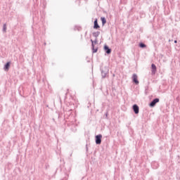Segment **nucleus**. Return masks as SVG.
Returning a JSON list of instances; mask_svg holds the SVG:
<instances>
[{
    "instance_id": "f257e3e1",
    "label": "nucleus",
    "mask_w": 180,
    "mask_h": 180,
    "mask_svg": "<svg viewBox=\"0 0 180 180\" xmlns=\"http://www.w3.org/2000/svg\"><path fill=\"white\" fill-rule=\"evenodd\" d=\"M100 71L101 72V77L103 79L106 78L108 74H109V68L108 66H105L104 68H101Z\"/></svg>"
},
{
    "instance_id": "f03ea898",
    "label": "nucleus",
    "mask_w": 180,
    "mask_h": 180,
    "mask_svg": "<svg viewBox=\"0 0 180 180\" xmlns=\"http://www.w3.org/2000/svg\"><path fill=\"white\" fill-rule=\"evenodd\" d=\"M90 41L91 42V50L93 54L98 53V47L95 48V44H98V38H96L94 41L91 39Z\"/></svg>"
},
{
    "instance_id": "7ed1b4c3",
    "label": "nucleus",
    "mask_w": 180,
    "mask_h": 180,
    "mask_svg": "<svg viewBox=\"0 0 180 180\" xmlns=\"http://www.w3.org/2000/svg\"><path fill=\"white\" fill-rule=\"evenodd\" d=\"M95 143L98 146H101L102 144V134H98L95 136Z\"/></svg>"
},
{
    "instance_id": "20e7f679",
    "label": "nucleus",
    "mask_w": 180,
    "mask_h": 180,
    "mask_svg": "<svg viewBox=\"0 0 180 180\" xmlns=\"http://www.w3.org/2000/svg\"><path fill=\"white\" fill-rule=\"evenodd\" d=\"M158 102H160V98H155L153 100H152V101L149 103V106L150 108H154L155 106V105H157V103H158Z\"/></svg>"
},
{
    "instance_id": "39448f33",
    "label": "nucleus",
    "mask_w": 180,
    "mask_h": 180,
    "mask_svg": "<svg viewBox=\"0 0 180 180\" xmlns=\"http://www.w3.org/2000/svg\"><path fill=\"white\" fill-rule=\"evenodd\" d=\"M132 109H133L134 113H135V115H139V113L140 112V108L138 106L137 104H134L132 105Z\"/></svg>"
},
{
    "instance_id": "423d86ee",
    "label": "nucleus",
    "mask_w": 180,
    "mask_h": 180,
    "mask_svg": "<svg viewBox=\"0 0 180 180\" xmlns=\"http://www.w3.org/2000/svg\"><path fill=\"white\" fill-rule=\"evenodd\" d=\"M132 82L135 84V85H139L140 82H139V79H137V75L136 73L132 75Z\"/></svg>"
},
{
    "instance_id": "0eeeda50",
    "label": "nucleus",
    "mask_w": 180,
    "mask_h": 180,
    "mask_svg": "<svg viewBox=\"0 0 180 180\" xmlns=\"http://www.w3.org/2000/svg\"><path fill=\"white\" fill-rule=\"evenodd\" d=\"M103 50L106 54H110L112 53V49L109 47L108 45H104Z\"/></svg>"
},
{
    "instance_id": "6e6552de",
    "label": "nucleus",
    "mask_w": 180,
    "mask_h": 180,
    "mask_svg": "<svg viewBox=\"0 0 180 180\" xmlns=\"http://www.w3.org/2000/svg\"><path fill=\"white\" fill-rule=\"evenodd\" d=\"M93 28L95 29L96 30L101 29V26L98 23V18H95L94 22Z\"/></svg>"
},
{
    "instance_id": "1a4fd4ad",
    "label": "nucleus",
    "mask_w": 180,
    "mask_h": 180,
    "mask_svg": "<svg viewBox=\"0 0 180 180\" xmlns=\"http://www.w3.org/2000/svg\"><path fill=\"white\" fill-rule=\"evenodd\" d=\"M157 72V66L155 64L152 63L151 64V74L152 75H155V73Z\"/></svg>"
},
{
    "instance_id": "9d476101",
    "label": "nucleus",
    "mask_w": 180,
    "mask_h": 180,
    "mask_svg": "<svg viewBox=\"0 0 180 180\" xmlns=\"http://www.w3.org/2000/svg\"><path fill=\"white\" fill-rule=\"evenodd\" d=\"M68 126H70L71 131H73L74 133L77 131V125L75 124H72L71 125L70 124H68Z\"/></svg>"
},
{
    "instance_id": "9b49d317",
    "label": "nucleus",
    "mask_w": 180,
    "mask_h": 180,
    "mask_svg": "<svg viewBox=\"0 0 180 180\" xmlns=\"http://www.w3.org/2000/svg\"><path fill=\"white\" fill-rule=\"evenodd\" d=\"M9 68H11V62H7L4 66V71H9Z\"/></svg>"
},
{
    "instance_id": "f8f14e48",
    "label": "nucleus",
    "mask_w": 180,
    "mask_h": 180,
    "mask_svg": "<svg viewBox=\"0 0 180 180\" xmlns=\"http://www.w3.org/2000/svg\"><path fill=\"white\" fill-rule=\"evenodd\" d=\"M93 37H95V39H98V37H99V34H101V32L97 31V32H94L92 33Z\"/></svg>"
},
{
    "instance_id": "ddd939ff",
    "label": "nucleus",
    "mask_w": 180,
    "mask_h": 180,
    "mask_svg": "<svg viewBox=\"0 0 180 180\" xmlns=\"http://www.w3.org/2000/svg\"><path fill=\"white\" fill-rule=\"evenodd\" d=\"M152 167L153 168H154L155 169H157V168H158L160 167V165H158V162H155L152 163Z\"/></svg>"
},
{
    "instance_id": "4468645a",
    "label": "nucleus",
    "mask_w": 180,
    "mask_h": 180,
    "mask_svg": "<svg viewBox=\"0 0 180 180\" xmlns=\"http://www.w3.org/2000/svg\"><path fill=\"white\" fill-rule=\"evenodd\" d=\"M102 26H105L106 25V18L105 17H101V18Z\"/></svg>"
},
{
    "instance_id": "2eb2a0df",
    "label": "nucleus",
    "mask_w": 180,
    "mask_h": 180,
    "mask_svg": "<svg viewBox=\"0 0 180 180\" xmlns=\"http://www.w3.org/2000/svg\"><path fill=\"white\" fill-rule=\"evenodd\" d=\"M139 47H140L141 49H146V47H147V45H146V44H144L143 42H140L139 44Z\"/></svg>"
},
{
    "instance_id": "dca6fc26",
    "label": "nucleus",
    "mask_w": 180,
    "mask_h": 180,
    "mask_svg": "<svg viewBox=\"0 0 180 180\" xmlns=\"http://www.w3.org/2000/svg\"><path fill=\"white\" fill-rule=\"evenodd\" d=\"M74 30H77L78 32H81V30H82V27H81V26H79V25H75L74 27Z\"/></svg>"
},
{
    "instance_id": "f3484780",
    "label": "nucleus",
    "mask_w": 180,
    "mask_h": 180,
    "mask_svg": "<svg viewBox=\"0 0 180 180\" xmlns=\"http://www.w3.org/2000/svg\"><path fill=\"white\" fill-rule=\"evenodd\" d=\"M68 174L65 173L64 178L61 179L60 180H68Z\"/></svg>"
},
{
    "instance_id": "a211bd4d",
    "label": "nucleus",
    "mask_w": 180,
    "mask_h": 180,
    "mask_svg": "<svg viewBox=\"0 0 180 180\" xmlns=\"http://www.w3.org/2000/svg\"><path fill=\"white\" fill-rule=\"evenodd\" d=\"M3 32L4 33H6V24L3 25Z\"/></svg>"
},
{
    "instance_id": "6ab92c4d",
    "label": "nucleus",
    "mask_w": 180,
    "mask_h": 180,
    "mask_svg": "<svg viewBox=\"0 0 180 180\" xmlns=\"http://www.w3.org/2000/svg\"><path fill=\"white\" fill-rule=\"evenodd\" d=\"M109 115V113L108 112V111H106L105 116V119L108 120L109 118L108 117V116Z\"/></svg>"
},
{
    "instance_id": "aec40b11",
    "label": "nucleus",
    "mask_w": 180,
    "mask_h": 180,
    "mask_svg": "<svg viewBox=\"0 0 180 180\" xmlns=\"http://www.w3.org/2000/svg\"><path fill=\"white\" fill-rule=\"evenodd\" d=\"M86 153H88V145L87 144L86 145Z\"/></svg>"
},
{
    "instance_id": "412c9836",
    "label": "nucleus",
    "mask_w": 180,
    "mask_h": 180,
    "mask_svg": "<svg viewBox=\"0 0 180 180\" xmlns=\"http://www.w3.org/2000/svg\"><path fill=\"white\" fill-rule=\"evenodd\" d=\"M174 43L175 44H176V43H178V41H177V40H174Z\"/></svg>"
},
{
    "instance_id": "4be33fe9",
    "label": "nucleus",
    "mask_w": 180,
    "mask_h": 180,
    "mask_svg": "<svg viewBox=\"0 0 180 180\" xmlns=\"http://www.w3.org/2000/svg\"><path fill=\"white\" fill-rule=\"evenodd\" d=\"M71 110H68L69 115H71Z\"/></svg>"
},
{
    "instance_id": "5701e85b",
    "label": "nucleus",
    "mask_w": 180,
    "mask_h": 180,
    "mask_svg": "<svg viewBox=\"0 0 180 180\" xmlns=\"http://www.w3.org/2000/svg\"><path fill=\"white\" fill-rule=\"evenodd\" d=\"M46 44H46V42L44 43V46H46Z\"/></svg>"
},
{
    "instance_id": "b1692460",
    "label": "nucleus",
    "mask_w": 180,
    "mask_h": 180,
    "mask_svg": "<svg viewBox=\"0 0 180 180\" xmlns=\"http://www.w3.org/2000/svg\"><path fill=\"white\" fill-rule=\"evenodd\" d=\"M65 113H67V111H64V115H65Z\"/></svg>"
},
{
    "instance_id": "393cba45",
    "label": "nucleus",
    "mask_w": 180,
    "mask_h": 180,
    "mask_svg": "<svg viewBox=\"0 0 180 180\" xmlns=\"http://www.w3.org/2000/svg\"><path fill=\"white\" fill-rule=\"evenodd\" d=\"M169 41H171V40L169 39Z\"/></svg>"
}]
</instances>
